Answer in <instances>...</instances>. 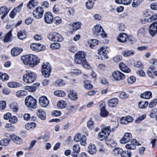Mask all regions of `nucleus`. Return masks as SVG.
Segmentation results:
<instances>
[{
    "mask_svg": "<svg viewBox=\"0 0 157 157\" xmlns=\"http://www.w3.org/2000/svg\"><path fill=\"white\" fill-rule=\"evenodd\" d=\"M21 60L25 65H29L31 67L36 66L40 61V59L37 56L32 54L21 56Z\"/></svg>",
    "mask_w": 157,
    "mask_h": 157,
    "instance_id": "1",
    "label": "nucleus"
},
{
    "mask_svg": "<svg viewBox=\"0 0 157 157\" xmlns=\"http://www.w3.org/2000/svg\"><path fill=\"white\" fill-rule=\"evenodd\" d=\"M85 55L83 51L78 52L75 55V61L77 64H82L84 67L87 68L89 65L85 58Z\"/></svg>",
    "mask_w": 157,
    "mask_h": 157,
    "instance_id": "2",
    "label": "nucleus"
},
{
    "mask_svg": "<svg viewBox=\"0 0 157 157\" xmlns=\"http://www.w3.org/2000/svg\"><path fill=\"white\" fill-rule=\"evenodd\" d=\"M118 124L116 126L112 127L109 126L103 128L101 129V132H99L98 137L101 140L107 138L110 132H113L117 127Z\"/></svg>",
    "mask_w": 157,
    "mask_h": 157,
    "instance_id": "3",
    "label": "nucleus"
},
{
    "mask_svg": "<svg viewBox=\"0 0 157 157\" xmlns=\"http://www.w3.org/2000/svg\"><path fill=\"white\" fill-rule=\"evenodd\" d=\"M36 76L35 73L30 71H26L23 77V81L26 83H31L36 80Z\"/></svg>",
    "mask_w": 157,
    "mask_h": 157,
    "instance_id": "4",
    "label": "nucleus"
},
{
    "mask_svg": "<svg viewBox=\"0 0 157 157\" xmlns=\"http://www.w3.org/2000/svg\"><path fill=\"white\" fill-rule=\"evenodd\" d=\"M93 31L94 35L95 36H100L102 37L106 36V34L100 25H98L95 26L93 29Z\"/></svg>",
    "mask_w": 157,
    "mask_h": 157,
    "instance_id": "5",
    "label": "nucleus"
},
{
    "mask_svg": "<svg viewBox=\"0 0 157 157\" xmlns=\"http://www.w3.org/2000/svg\"><path fill=\"white\" fill-rule=\"evenodd\" d=\"M51 67L49 63H44L42 66L41 73L45 77H48L50 75L51 71Z\"/></svg>",
    "mask_w": 157,
    "mask_h": 157,
    "instance_id": "6",
    "label": "nucleus"
},
{
    "mask_svg": "<svg viewBox=\"0 0 157 157\" xmlns=\"http://www.w3.org/2000/svg\"><path fill=\"white\" fill-rule=\"evenodd\" d=\"M25 104L28 107L34 109L36 107V100L32 96H29L25 99Z\"/></svg>",
    "mask_w": 157,
    "mask_h": 157,
    "instance_id": "7",
    "label": "nucleus"
},
{
    "mask_svg": "<svg viewBox=\"0 0 157 157\" xmlns=\"http://www.w3.org/2000/svg\"><path fill=\"white\" fill-rule=\"evenodd\" d=\"M48 37L50 40L52 41L60 42L63 40L62 36L56 32L50 33L48 34Z\"/></svg>",
    "mask_w": 157,
    "mask_h": 157,
    "instance_id": "8",
    "label": "nucleus"
},
{
    "mask_svg": "<svg viewBox=\"0 0 157 157\" xmlns=\"http://www.w3.org/2000/svg\"><path fill=\"white\" fill-rule=\"evenodd\" d=\"M44 12V9L41 7L38 6L33 11V16L36 18L40 19L42 17Z\"/></svg>",
    "mask_w": 157,
    "mask_h": 157,
    "instance_id": "9",
    "label": "nucleus"
},
{
    "mask_svg": "<svg viewBox=\"0 0 157 157\" xmlns=\"http://www.w3.org/2000/svg\"><path fill=\"white\" fill-rule=\"evenodd\" d=\"M112 76L114 80L117 81L124 80L125 78L124 75L119 71H113Z\"/></svg>",
    "mask_w": 157,
    "mask_h": 157,
    "instance_id": "10",
    "label": "nucleus"
},
{
    "mask_svg": "<svg viewBox=\"0 0 157 157\" xmlns=\"http://www.w3.org/2000/svg\"><path fill=\"white\" fill-rule=\"evenodd\" d=\"M149 33L152 37H154L157 33V21L151 24L149 26Z\"/></svg>",
    "mask_w": 157,
    "mask_h": 157,
    "instance_id": "11",
    "label": "nucleus"
},
{
    "mask_svg": "<svg viewBox=\"0 0 157 157\" xmlns=\"http://www.w3.org/2000/svg\"><path fill=\"white\" fill-rule=\"evenodd\" d=\"M39 103L43 107H46L48 105L49 101L47 98L45 96H42L39 99Z\"/></svg>",
    "mask_w": 157,
    "mask_h": 157,
    "instance_id": "12",
    "label": "nucleus"
},
{
    "mask_svg": "<svg viewBox=\"0 0 157 157\" xmlns=\"http://www.w3.org/2000/svg\"><path fill=\"white\" fill-rule=\"evenodd\" d=\"M106 49V47L104 46L101 47L100 50H98V54L100 55V58L102 59H106L108 57L107 55Z\"/></svg>",
    "mask_w": 157,
    "mask_h": 157,
    "instance_id": "13",
    "label": "nucleus"
},
{
    "mask_svg": "<svg viewBox=\"0 0 157 157\" xmlns=\"http://www.w3.org/2000/svg\"><path fill=\"white\" fill-rule=\"evenodd\" d=\"M53 17L52 13L50 12L46 13L44 15L45 21L48 24H51L53 21Z\"/></svg>",
    "mask_w": 157,
    "mask_h": 157,
    "instance_id": "14",
    "label": "nucleus"
},
{
    "mask_svg": "<svg viewBox=\"0 0 157 157\" xmlns=\"http://www.w3.org/2000/svg\"><path fill=\"white\" fill-rule=\"evenodd\" d=\"M132 135L130 133H126L123 137L120 140V142L121 144H125L128 142L132 139Z\"/></svg>",
    "mask_w": 157,
    "mask_h": 157,
    "instance_id": "15",
    "label": "nucleus"
},
{
    "mask_svg": "<svg viewBox=\"0 0 157 157\" xmlns=\"http://www.w3.org/2000/svg\"><path fill=\"white\" fill-rule=\"evenodd\" d=\"M23 3H21L16 8H14L13 10L10 13L9 15L11 18H13L17 13L19 12L21 10V8L23 6Z\"/></svg>",
    "mask_w": 157,
    "mask_h": 157,
    "instance_id": "16",
    "label": "nucleus"
},
{
    "mask_svg": "<svg viewBox=\"0 0 157 157\" xmlns=\"http://www.w3.org/2000/svg\"><path fill=\"white\" fill-rule=\"evenodd\" d=\"M23 49L19 47H14L11 50V54L13 56H17L20 55Z\"/></svg>",
    "mask_w": 157,
    "mask_h": 157,
    "instance_id": "17",
    "label": "nucleus"
},
{
    "mask_svg": "<svg viewBox=\"0 0 157 157\" xmlns=\"http://www.w3.org/2000/svg\"><path fill=\"white\" fill-rule=\"evenodd\" d=\"M128 36L124 33H120L117 38V40L122 43H124L127 40Z\"/></svg>",
    "mask_w": 157,
    "mask_h": 157,
    "instance_id": "18",
    "label": "nucleus"
},
{
    "mask_svg": "<svg viewBox=\"0 0 157 157\" xmlns=\"http://www.w3.org/2000/svg\"><path fill=\"white\" fill-rule=\"evenodd\" d=\"M118 100L117 98H114L110 99L108 101L109 106L111 107H113L116 106L118 104Z\"/></svg>",
    "mask_w": 157,
    "mask_h": 157,
    "instance_id": "19",
    "label": "nucleus"
},
{
    "mask_svg": "<svg viewBox=\"0 0 157 157\" xmlns=\"http://www.w3.org/2000/svg\"><path fill=\"white\" fill-rule=\"evenodd\" d=\"M10 137L17 144H20L22 142L21 139L15 135H10Z\"/></svg>",
    "mask_w": 157,
    "mask_h": 157,
    "instance_id": "20",
    "label": "nucleus"
},
{
    "mask_svg": "<svg viewBox=\"0 0 157 157\" xmlns=\"http://www.w3.org/2000/svg\"><path fill=\"white\" fill-rule=\"evenodd\" d=\"M87 150L89 153L91 155L95 154L97 151L95 146L92 144H90L88 146Z\"/></svg>",
    "mask_w": 157,
    "mask_h": 157,
    "instance_id": "21",
    "label": "nucleus"
},
{
    "mask_svg": "<svg viewBox=\"0 0 157 157\" xmlns=\"http://www.w3.org/2000/svg\"><path fill=\"white\" fill-rule=\"evenodd\" d=\"M40 85L39 83H37L34 84L31 86H26L25 87V89L28 90L29 91L33 92L36 90V88L39 87Z\"/></svg>",
    "mask_w": 157,
    "mask_h": 157,
    "instance_id": "22",
    "label": "nucleus"
},
{
    "mask_svg": "<svg viewBox=\"0 0 157 157\" xmlns=\"http://www.w3.org/2000/svg\"><path fill=\"white\" fill-rule=\"evenodd\" d=\"M147 32V28L145 27H141L138 31L137 35L138 36H144Z\"/></svg>",
    "mask_w": 157,
    "mask_h": 157,
    "instance_id": "23",
    "label": "nucleus"
},
{
    "mask_svg": "<svg viewBox=\"0 0 157 157\" xmlns=\"http://www.w3.org/2000/svg\"><path fill=\"white\" fill-rule=\"evenodd\" d=\"M31 48L34 51L39 52L41 51L40 44L37 43H33L30 45Z\"/></svg>",
    "mask_w": 157,
    "mask_h": 157,
    "instance_id": "24",
    "label": "nucleus"
},
{
    "mask_svg": "<svg viewBox=\"0 0 157 157\" xmlns=\"http://www.w3.org/2000/svg\"><path fill=\"white\" fill-rule=\"evenodd\" d=\"M37 114L39 117L42 120H44L46 119L45 113L44 111L41 109L38 110Z\"/></svg>",
    "mask_w": 157,
    "mask_h": 157,
    "instance_id": "25",
    "label": "nucleus"
},
{
    "mask_svg": "<svg viewBox=\"0 0 157 157\" xmlns=\"http://www.w3.org/2000/svg\"><path fill=\"white\" fill-rule=\"evenodd\" d=\"M135 53V52L133 50H126L122 52V54L124 57H127L133 55Z\"/></svg>",
    "mask_w": 157,
    "mask_h": 157,
    "instance_id": "26",
    "label": "nucleus"
},
{
    "mask_svg": "<svg viewBox=\"0 0 157 157\" xmlns=\"http://www.w3.org/2000/svg\"><path fill=\"white\" fill-rule=\"evenodd\" d=\"M17 36L19 39L23 40L25 39L27 36V35L25 30L19 31L17 33Z\"/></svg>",
    "mask_w": 157,
    "mask_h": 157,
    "instance_id": "27",
    "label": "nucleus"
},
{
    "mask_svg": "<svg viewBox=\"0 0 157 157\" xmlns=\"http://www.w3.org/2000/svg\"><path fill=\"white\" fill-rule=\"evenodd\" d=\"M68 96L71 100L74 101L76 100L78 98L76 94L73 91H70L68 94Z\"/></svg>",
    "mask_w": 157,
    "mask_h": 157,
    "instance_id": "28",
    "label": "nucleus"
},
{
    "mask_svg": "<svg viewBox=\"0 0 157 157\" xmlns=\"http://www.w3.org/2000/svg\"><path fill=\"white\" fill-rule=\"evenodd\" d=\"M10 109L14 112L17 113L18 111V107L17 103L16 102L10 104Z\"/></svg>",
    "mask_w": 157,
    "mask_h": 157,
    "instance_id": "29",
    "label": "nucleus"
},
{
    "mask_svg": "<svg viewBox=\"0 0 157 157\" xmlns=\"http://www.w3.org/2000/svg\"><path fill=\"white\" fill-rule=\"evenodd\" d=\"M132 0H115L116 2L119 4L128 5L131 2Z\"/></svg>",
    "mask_w": 157,
    "mask_h": 157,
    "instance_id": "30",
    "label": "nucleus"
},
{
    "mask_svg": "<svg viewBox=\"0 0 157 157\" xmlns=\"http://www.w3.org/2000/svg\"><path fill=\"white\" fill-rule=\"evenodd\" d=\"M36 125V124L34 122L29 123L26 124L25 127L28 130H33L34 129Z\"/></svg>",
    "mask_w": 157,
    "mask_h": 157,
    "instance_id": "31",
    "label": "nucleus"
},
{
    "mask_svg": "<svg viewBox=\"0 0 157 157\" xmlns=\"http://www.w3.org/2000/svg\"><path fill=\"white\" fill-rule=\"evenodd\" d=\"M108 114V112L106 110L105 107L104 106H102L101 109V116L103 117H106Z\"/></svg>",
    "mask_w": 157,
    "mask_h": 157,
    "instance_id": "32",
    "label": "nucleus"
},
{
    "mask_svg": "<svg viewBox=\"0 0 157 157\" xmlns=\"http://www.w3.org/2000/svg\"><path fill=\"white\" fill-rule=\"evenodd\" d=\"M156 20H157V13L154 14H152L150 17L145 19V21L148 22H151Z\"/></svg>",
    "mask_w": 157,
    "mask_h": 157,
    "instance_id": "33",
    "label": "nucleus"
},
{
    "mask_svg": "<svg viewBox=\"0 0 157 157\" xmlns=\"http://www.w3.org/2000/svg\"><path fill=\"white\" fill-rule=\"evenodd\" d=\"M37 5L35 0H31L27 4V6L29 9H31L32 7H35Z\"/></svg>",
    "mask_w": 157,
    "mask_h": 157,
    "instance_id": "34",
    "label": "nucleus"
},
{
    "mask_svg": "<svg viewBox=\"0 0 157 157\" xmlns=\"http://www.w3.org/2000/svg\"><path fill=\"white\" fill-rule=\"evenodd\" d=\"M151 93L150 91H147L141 95V97L144 99H149L151 97Z\"/></svg>",
    "mask_w": 157,
    "mask_h": 157,
    "instance_id": "35",
    "label": "nucleus"
},
{
    "mask_svg": "<svg viewBox=\"0 0 157 157\" xmlns=\"http://www.w3.org/2000/svg\"><path fill=\"white\" fill-rule=\"evenodd\" d=\"M12 30L10 31L5 36L4 41L5 42H8L11 40Z\"/></svg>",
    "mask_w": 157,
    "mask_h": 157,
    "instance_id": "36",
    "label": "nucleus"
},
{
    "mask_svg": "<svg viewBox=\"0 0 157 157\" xmlns=\"http://www.w3.org/2000/svg\"><path fill=\"white\" fill-rule=\"evenodd\" d=\"M121 156L122 157H130L131 156V151L129 150L122 151Z\"/></svg>",
    "mask_w": 157,
    "mask_h": 157,
    "instance_id": "37",
    "label": "nucleus"
},
{
    "mask_svg": "<svg viewBox=\"0 0 157 157\" xmlns=\"http://www.w3.org/2000/svg\"><path fill=\"white\" fill-rule=\"evenodd\" d=\"M10 140L9 139H4L0 141V144L3 146H7L9 144Z\"/></svg>",
    "mask_w": 157,
    "mask_h": 157,
    "instance_id": "38",
    "label": "nucleus"
},
{
    "mask_svg": "<svg viewBox=\"0 0 157 157\" xmlns=\"http://www.w3.org/2000/svg\"><path fill=\"white\" fill-rule=\"evenodd\" d=\"M9 12V10H8L7 7L6 6H2L0 8V14H8Z\"/></svg>",
    "mask_w": 157,
    "mask_h": 157,
    "instance_id": "39",
    "label": "nucleus"
},
{
    "mask_svg": "<svg viewBox=\"0 0 157 157\" xmlns=\"http://www.w3.org/2000/svg\"><path fill=\"white\" fill-rule=\"evenodd\" d=\"M27 92L25 90H19L16 92V95L19 97H21L23 96L27 95Z\"/></svg>",
    "mask_w": 157,
    "mask_h": 157,
    "instance_id": "40",
    "label": "nucleus"
},
{
    "mask_svg": "<svg viewBox=\"0 0 157 157\" xmlns=\"http://www.w3.org/2000/svg\"><path fill=\"white\" fill-rule=\"evenodd\" d=\"M90 44L89 47L92 48L93 46L97 45L98 43V41L96 39H91L89 42Z\"/></svg>",
    "mask_w": 157,
    "mask_h": 157,
    "instance_id": "41",
    "label": "nucleus"
},
{
    "mask_svg": "<svg viewBox=\"0 0 157 157\" xmlns=\"http://www.w3.org/2000/svg\"><path fill=\"white\" fill-rule=\"evenodd\" d=\"M20 84L15 82H11L8 83V86L11 88H15L19 87Z\"/></svg>",
    "mask_w": 157,
    "mask_h": 157,
    "instance_id": "42",
    "label": "nucleus"
},
{
    "mask_svg": "<svg viewBox=\"0 0 157 157\" xmlns=\"http://www.w3.org/2000/svg\"><path fill=\"white\" fill-rule=\"evenodd\" d=\"M57 105L59 108H63L66 106V103L64 101L61 100L58 102Z\"/></svg>",
    "mask_w": 157,
    "mask_h": 157,
    "instance_id": "43",
    "label": "nucleus"
},
{
    "mask_svg": "<svg viewBox=\"0 0 157 157\" xmlns=\"http://www.w3.org/2000/svg\"><path fill=\"white\" fill-rule=\"evenodd\" d=\"M148 104V102L146 101H141L139 103V107L140 109H145L147 106Z\"/></svg>",
    "mask_w": 157,
    "mask_h": 157,
    "instance_id": "44",
    "label": "nucleus"
},
{
    "mask_svg": "<svg viewBox=\"0 0 157 157\" xmlns=\"http://www.w3.org/2000/svg\"><path fill=\"white\" fill-rule=\"evenodd\" d=\"M143 0H133L132 3V7L134 8L137 7L140 4Z\"/></svg>",
    "mask_w": 157,
    "mask_h": 157,
    "instance_id": "45",
    "label": "nucleus"
},
{
    "mask_svg": "<svg viewBox=\"0 0 157 157\" xmlns=\"http://www.w3.org/2000/svg\"><path fill=\"white\" fill-rule=\"evenodd\" d=\"M54 94L58 97H63L65 95V93L61 90H56L54 92Z\"/></svg>",
    "mask_w": 157,
    "mask_h": 157,
    "instance_id": "46",
    "label": "nucleus"
},
{
    "mask_svg": "<svg viewBox=\"0 0 157 157\" xmlns=\"http://www.w3.org/2000/svg\"><path fill=\"white\" fill-rule=\"evenodd\" d=\"M81 23L80 22H75L72 25V29L73 30H78L81 26Z\"/></svg>",
    "mask_w": 157,
    "mask_h": 157,
    "instance_id": "47",
    "label": "nucleus"
},
{
    "mask_svg": "<svg viewBox=\"0 0 157 157\" xmlns=\"http://www.w3.org/2000/svg\"><path fill=\"white\" fill-rule=\"evenodd\" d=\"M94 122L91 119H90L87 122V126L90 129H92L94 128Z\"/></svg>",
    "mask_w": 157,
    "mask_h": 157,
    "instance_id": "48",
    "label": "nucleus"
},
{
    "mask_svg": "<svg viewBox=\"0 0 157 157\" xmlns=\"http://www.w3.org/2000/svg\"><path fill=\"white\" fill-rule=\"evenodd\" d=\"M86 138L85 136L83 135L82 136L80 140L79 141L80 144L82 145L85 146L86 144Z\"/></svg>",
    "mask_w": 157,
    "mask_h": 157,
    "instance_id": "49",
    "label": "nucleus"
},
{
    "mask_svg": "<svg viewBox=\"0 0 157 157\" xmlns=\"http://www.w3.org/2000/svg\"><path fill=\"white\" fill-rule=\"evenodd\" d=\"M94 2L92 0H89L86 3V5L88 9H91L93 6Z\"/></svg>",
    "mask_w": 157,
    "mask_h": 157,
    "instance_id": "50",
    "label": "nucleus"
},
{
    "mask_svg": "<svg viewBox=\"0 0 157 157\" xmlns=\"http://www.w3.org/2000/svg\"><path fill=\"white\" fill-rule=\"evenodd\" d=\"M52 11L55 13H60L61 10L59 9V7L57 5H55L52 9Z\"/></svg>",
    "mask_w": 157,
    "mask_h": 157,
    "instance_id": "51",
    "label": "nucleus"
},
{
    "mask_svg": "<svg viewBox=\"0 0 157 157\" xmlns=\"http://www.w3.org/2000/svg\"><path fill=\"white\" fill-rule=\"evenodd\" d=\"M50 47L52 49H58L60 47V45L59 43H55L51 45Z\"/></svg>",
    "mask_w": 157,
    "mask_h": 157,
    "instance_id": "52",
    "label": "nucleus"
},
{
    "mask_svg": "<svg viewBox=\"0 0 157 157\" xmlns=\"http://www.w3.org/2000/svg\"><path fill=\"white\" fill-rule=\"evenodd\" d=\"M73 150L74 152L78 154L80 152V148L78 145H74L73 147Z\"/></svg>",
    "mask_w": 157,
    "mask_h": 157,
    "instance_id": "53",
    "label": "nucleus"
},
{
    "mask_svg": "<svg viewBox=\"0 0 157 157\" xmlns=\"http://www.w3.org/2000/svg\"><path fill=\"white\" fill-rule=\"evenodd\" d=\"M122 151V149L119 147H116L113 150V153L115 155H118L120 154L121 155Z\"/></svg>",
    "mask_w": 157,
    "mask_h": 157,
    "instance_id": "54",
    "label": "nucleus"
},
{
    "mask_svg": "<svg viewBox=\"0 0 157 157\" xmlns=\"http://www.w3.org/2000/svg\"><path fill=\"white\" fill-rule=\"evenodd\" d=\"M157 113V108H154L150 112L149 116L151 118H153Z\"/></svg>",
    "mask_w": 157,
    "mask_h": 157,
    "instance_id": "55",
    "label": "nucleus"
},
{
    "mask_svg": "<svg viewBox=\"0 0 157 157\" xmlns=\"http://www.w3.org/2000/svg\"><path fill=\"white\" fill-rule=\"evenodd\" d=\"M54 23L56 25H58L62 22V19L59 17H56L53 19Z\"/></svg>",
    "mask_w": 157,
    "mask_h": 157,
    "instance_id": "56",
    "label": "nucleus"
},
{
    "mask_svg": "<svg viewBox=\"0 0 157 157\" xmlns=\"http://www.w3.org/2000/svg\"><path fill=\"white\" fill-rule=\"evenodd\" d=\"M125 147L127 149L130 150L135 149L136 147V146L133 144H131L130 143L126 144Z\"/></svg>",
    "mask_w": 157,
    "mask_h": 157,
    "instance_id": "57",
    "label": "nucleus"
},
{
    "mask_svg": "<svg viewBox=\"0 0 157 157\" xmlns=\"http://www.w3.org/2000/svg\"><path fill=\"white\" fill-rule=\"evenodd\" d=\"M136 80V77L134 76H131L127 79V81L129 84H132L134 83Z\"/></svg>",
    "mask_w": 157,
    "mask_h": 157,
    "instance_id": "58",
    "label": "nucleus"
},
{
    "mask_svg": "<svg viewBox=\"0 0 157 157\" xmlns=\"http://www.w3.org/2000/svg\"><path fill=\"white\" fill-rule=\"evenodd\" d=\"M64 84V83L63 82L62 80L59 79L57 80L56 82L55 85L56 86H63Z\"/></svg>",
    "mask_w": 157,
    "mask_h": 157,
    "instance_id": "59",
    "label": "nucleus"
},
{
    "mask_svg": "<svg viewBox=\"0 0 157 157\" xmlns=\"http://www.w3.org/2000/svg\"><path fill=\"white\" fill-rule=\"evenodd\" d=\"M157 104V98L155 99L152 101L149 105V107L150 108H153Z\"/></svg>",
    "mask_w": 157,
    "mask_h": 157,
    "instance_id": "60",
    "label": "nucleus"
},
{
    "mask_svg": "<svg viewBox=\"0 0 157 157\" xmlns=\"http://www.w3.org/2000/svg\"><path fill=\"white\" fill-rule=\"evenodd\" d=\"M70 73L73 75H77L81 74V71L78 69H74Z\"/></svg>",
    "mask_w": 157,
    "mask_h": 157,
    "instance_id": "61",
    "label": "nucleus"
},
{
    "mask_svg": "<svg viewBox=\"0 0 157 157\" xmlns=\"http://www.w3.org/2000/svg\"><path fill=\"white\" fill-rule=\"evenodd\" d=\"M17 121V118L16 116H13L10 118L9 119V121L10 122L15 124Z\"/></svg>",
    "mask_w": 157,
    "mask_h": 157,
    "instance_id": "62",
    "label": "nucleus"
},
{
    "mask_svg": "<svg viewBox=\"0 0 157 157\" xmlns=\"http://www.w3.org/2000/svg\"><path fill=\"white\" fill-rule=\"evenodd\" d=\"M122 59V56L120 55H117L113 57V59L115 62H120Z\"/></svg>",
    "mask_w": 157,
    "mask_h": 157,
    "instance_id": "63",
    "label": "nucleus"
},
{
    "mask_svg": "<svg viewBox=\"0 0 157 157\" xmlns=\"http://www.w3.org/2000/svg\"><path fill=\"white\" fill-rule=\"evenodd\" d=\"M152 13L150 10H146L144 12L143 15L144 17H150Z\"/></svg>",
    "mask_w": 157,
    "mask_h": 157,
    "instance_id": "64",
    "label": "nucleus"
}]
</instances>
